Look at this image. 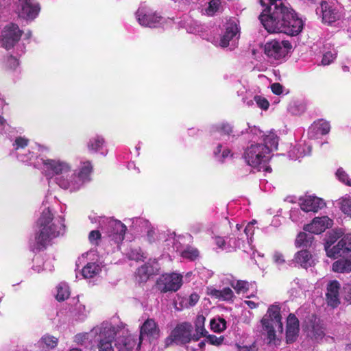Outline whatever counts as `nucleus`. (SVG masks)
Segmentation results:
<instances>
[{"instance_id":"f257e3e1","label":"nucleus","mask_w":351,"mask_h":351,"mask_svg":"<svg viewBox=\"0 0 351 351\" xmlns=\"http://www.w3.org/2000/svg\"><path fill=\"white\" fill-rule=\"evenodd\" d=\"M259 20L269 33H283L296 36L303 29V21L295 12L285 5H276L271 12L261 14Z\"/></svg>"},{"instance_id":"f03ea898","label":"nucleus","mask_w":351,"mask_h":351,"mask_svg":"<svg viewBox=\"0 0 351 351\" xmlns=\"http://www.w3.org/2000/svg\"><path fill=\"white\" fill-rule=\"evenodd\" d=\"M38 229L35 236L36 250H42L49 244L50 241L64 232V219L59 216L54 217L49 206H44L37 221Z\"/></svg>"},{"instance_id":"7ed1b4c3","label":"nucleus","mask_w":351,"mask_h":351,"mask_svg":"<svg viewBox=\"0 0 351 351\" xmlns=\"http://www.w3.org/2000/svg\"><path fill=\"white\" fill-rule=\"evenodd\" d=\"M261 324L269 343L278 344L283 331L280 307L277 305L270 306L262 318Z\"/></svg>"},{"instance_id":"20e7f679","label":"nucleus","mask_w":351,"mask_h":351,"mask_svg":"<svg viewBox=\"0 0 351 351\" xmlns=\"http://www.w3.org/2000/svg\"><path fill=\"white\" fill-rule=\"evenodd\" d=\"M117 333V328L108 322H102L91 330V334L96 335L94 341L98 351H114L112 343Z\"/></svg>"},{"instance_id":"39448f33","label":"nucleus","mask_w":351,"mask_h":351,"mask_svg":"<svg viewBox=\"0 0 351 351\" xmlns=\"http://www.w3.org/2000/svg\"><path fill=\"white\" fill-rule=\"evenodd\" d=\"M193 326L189 322H182L178 324L165 339V346H171L173 343L184 345L193 340L192 335Z\"/></svg>"},{"instance_id":"423d86ee","label":"nucleus","mask_w":351,"mask_h":351,"mask_svg":"<svg viewBox=\"0 0 351 351\" xmlns=\"http://www.w3.org/2000/svg\"><path fill=\"white\" fill-rule=\"evenodd\" d=\"M292 45L288 40H272L265 44L264 52L269 58L280 60L287 55Z\"/></svg>"},{"instance_id":"0eeeda50","label":"nucleus","mask_w":351,"mask_h":351,"mask_svg":"<svg viewBox=\"0 0 351 351\" xmlns=\"http://www.w3.org/2000/svg\"><path fill=\"white\" fill-rule=\"evenodd\" d=\"M278 137L273 132L266 135L264 138V144L251 143L247 147L244 154H270L278 149Z\"/></svg>"},{"instance_id":"6e6552de","label":"nucleus","mask_w":351,"mask_h":351,"mask_svg":"<svg viewBox=\"0 0 351 351\" xmlns=\"http://www.w3.org/2000/svg\"><path fill=\"white\" fill-rule=\"evenodd\" d=\"M23 34L18 25L10 23L6 25L1 32V42L3 47L9 50L20 40Z\"/></svg>"},{"instance_id":"1a4fd4ad","label":"nucleus","mask_w":351,"mask_h":351,"mask_svg":"<svg viewBox=\"0 0 351 351\" xmlns=\"http://www.w3.org/2000/svg\"><path fill=\"white\" fill-rule=\"evenodd\" d=\"M42 160L43 169L48 176L56 175L58 177H62L71 173V167L66 161L60 159H42Z\"/></svg>"},{"instance_id":"9d476101","label":"nucleus","mask_w":351,"mask_h":351,"mask_svg":"<svg viewBox=\"0 0 351 351\" xmlns=\"http://www.w3.org/2000/svg\"><path fill=\"white\" fill-rule=\"evenodd\" d=\"M182 285V276L176 274H166L158 280V289L162 292L176 291Z\"/></svg>"},{"instance_id":"9b49d317","label":"nucleus","mask_w":351,"mask_h":351,"mask_svg":"<svg viewBox=\"0 0 351 351\" xmlns=\"http://www.w3.org/2000/svg\"><path fill=\"white\" fill-rule=\"evenodd\" d=\"M40 5L36 0H19V16L26 19H34L40 12Z\"/></svg>"},{"instance_id":"f8f14e48","label":"nucleus","mask_w":351,"mask_h":351,"mask_svg":"<svg viewBox=\"0 0 351 351\" xmlns=\"http://www.w3.org/2000/svg\"><path fill=\"white\" fill-rule=\"evenodd\" d=\"M160 333L159 326L155 320L147 319L141 327L138 347H141L143 338L147 337L149 341L157 339L160 337Z\"/></svg>"},{"instance_id":"ddd939ff","label":"nucleus","mask_w":351,"mask_h":351,"mask_svg":"<svg viewBox=\"0 0 351 351\" xmlns=\"http://www.w3.org/2000/svg\"><path fill=\"white\" fill-rule=\"evenodd\" d=\"M322 21L324 23L331 25L340 19L339 11L332 2L322 0L320 3Z\"/></svg>"},{"instance_id":"4468645a","label":"nucleus","mask_w":351,"mask_h":351,"mask_svg":"<svg viewBox=\"0 0 351 351\" xmlns=\"http://www.w3.org/2000/svg\"><path fill=\"white\" fill-rule=\"evenodd\" d=\"M126 230V226L119 220L110 219L108 221L107 232L108 237L116 243H119L124 239Z\"/></svg>"},{"instance_id":"2eb2a0df","label":"nucleus","mask_w":351,"mask_h":351,"mask_svg":"<svg viewBox=\"0 0 351 351\" xmlns=\"http://www.w3.org/2000/svg\"><path fill=\"white\" fill-rule=\"evenodd\" d=\"M137 341L138 337L136 335H132L123 330L121 335L117 339L115 346L119 351H132L136 346V350H138L140 347H138Z\"/></svg>"},{"instance_id":"dca6fc26","label":"nucleus","mask_w":351,"mask_h":351,"mask_svg":"<svg viewBox=\"0 0 351 351\" xmlns=\"http://www.w3.org/2000/svg\"><path fill=\"white\" fill-rule=\"evenodd\" d=\"M325 327L323 322L315 316H313L308 323V338L319 342L325 337Z\"/></svg>"},{"instance_id":"f3484780","label":"nucleus","mask_w":351,"mask_h":351,"mask_svg":"<svg viewBox=\"0 0 351 351\" xmlns=\"http://www.w3.org/2000/svg\"><path fill=\"white\" fill-rule=\"evenodd\" d=\"M56 182L61 188L69 189L71 191H77L84 185L75 173H68L64 176L57 177Z\"/></svg>"},{"instance_id":"a211bd4d","label":"nucleus","mask_w":351,"mask_h":351,"mask_svg":"<svg viewBox=\"0 0 351 351\" xmlns=\"http://www.w3.org/2000/svg\"><path fill=\"white\" fill-rule=\"evenodd\" d=\"M56 182L61 188L69 189L71 191H77L84 185L75 173H68L64 176L57 177Z\"/></svg>"},{"instance_id":"6ab92c4d","label":"nucleus","mask_w":351,"mask_h":351,"mask_svg":"<svg viewBox=\"0 0 351 351\" xmlns=\"http://www.w3.org/2000/svg\"><path fill=\"white\" fill-rule=\"evenodd\" d=\"M136 18L140 25L145 27H155L161 21V16L143 9H138Z\"/></svg>"},{"instance_id":"aec40b11","label":"nucleus","mask_w":351,"mask_h":351,"mask_svg":"<svg viewBox=\"0 0 351 351\" xmlns=\"http://www.w3.org/2000/svg\"><path fill=\"white\" fill-rule=\"evenodd\" d=\"M244 161L258 171L271 172V169L267 165L269 157L267 155H243Z\"/></svg>"},{"instance_id":"412c9836","label":"nucleus","mask_w":351,"mask_h":351,"mask_svg":"<svg viewBox=\"0 0 351 351\" xmlns=\"http://www.w3.org/2000/svg\"><path fill=\"white\" fill-rule=\"evenodd\" d=\"M333 225V221L328 216L315 217L311 223H308V232L319 234Z\"/></svg>"},{"instance_id":"4be33fe9","label":"nucleus","mask_w":351,"mask_h":351,"mask_svg":"<svg viewBox=\"0 0 351 351\" xmlns=\"http://www.w3.org/2000/svg\"><path fill=\"white\" fill-rule=\"evenodd\" d=\"M298 204L300 208H292L290 211V219L293 222L302 221L307 213V198L301 196L298 199Z\"/></svg>"},{"instance_id":"5701e85b","label":"nucleus","mask_w":351,"mask_h":351,"mask_svg":"<svg viewBox=\"0 0 351 351\" xmlns=\"http://www.w3.org/2000/svg\"><path fill=\"white\" fill-rule=\"evenodd\" d=\"M299 332V322L298 318L292 314L287 317L286 339L287 343L295 341Z\"/></svg>"},{"instance_id":"b1692460","label":"nucleus","mask_w":351,"mask_h":351,"mask_svg":"<svg viewBox=\"0 0 351 351\" xmlns=\"http://www.w3.org/2000/svg\"><path fill=\"white\" fill-rule=\"evenodd\" d=\"M340 284L337 280L330 281L327 285L326 300L329 306L336 307L339 304Z\"/></svg>"},{"instance_id":"393cba45","label":"nucleus","mask_w":351,"mask_h":351,"mask_svg":"<svg viewBox=\"0 0 351 351\" xmlns=\"http://www.w3.org/2000/svg\"><path fill=\"white\" fill-rule=\"evenodd\" d=\"M341 235V232L340 231H335L329 234L325 243V250L329 257L341 256V249L337 248L339 247L338 244L336 246L332 247Z\"/></svg>"},{"instance_id":"a878e982","label":"nucleus","mask_w":351,"mask_h":351,"mask_svg":"<svg viewBox=\"0 0 351 351\" xmlns=\"http://www.w3.org/2000/svg\"><path fill=\"white\" fill-rule=\"evenodd\" d=\"M313 136L316 137L318 135H326L330 130V124L325 119H319L314 121L309 128Z\"/></svg>"},{"instance_id":"bb28decb","label":"nucleus","mask_w":351,"mask_h":351,"mask_svg":"<svg viewBox=\"0 0 351 351\" xmlns=\"http://www.w3.org/2000/svg\"><path fill=\"white\" fill-rule=\"evenodd\" d=\"M237 34L239 35V29L238 25L234 23H230L226 27L223 36L220 40V45L222 47H227L230 41L232 40Z\"/></svg>"},{"instance_id":"cd10ccee","label":"nucleus","mask_w":351,"mask_h":351,"mask_svg":"<svg viewBox=\"0 0 351 351\" xmlns=\"http://www.w3.org/2000/svg\"><path fill=\"white\" fill-rule=\"evenodd\" d=\"M207 293L211 297L221 300H230L234 297V293L230 288L226 287L222 290H218L213 287H208Z\"/></svg>"},{"instance_id":"c85d7f7f","label":"nucleus","mask_w":351,"mask_h":351,"mask_svg":"<svg viewBox=\"0 0 351 351\" xmlns=\"http://www.w3.org/2000/svg\"><path fill=\"white\" fill-rule=\"evenodd\" d=\"M206 318L203 315H198L194 322L195 333L193 335V341H198L202 337H206L208 333L204 327Z\"/></svg>"},{"instance_id":"c756f323","label":"nucleus","mask_w":351,"mask_h":351,"mask_svg":"<svg viewBox=\"0 0 351 351\" xmlns=\"http://www.w3.org/2000/svg\"><path fill=\"white\" fill-rule=\"evenodd\" d=\"M101 271V267L97 263H88L82 269V274L84 278H91L97 276Z\"/></svg>"},{"instance_id":"7c9ffc66","label":"nucleus","mask_w":351,"mask_h":351,"mask_svg":"<svg viewBox=\"0 0 351 351\" xmlns=\"http://www.w3.org/2000/svg\"><path fill=\"white\" fill-rule=\"evenodd\" d=\"M93 170V167L90 162L86 161L81 164V166L79 168V171L77 174V176L79 179L82 181V184L90 181V176Z\"/></svg>"},{"instance_id":"2f4dec72","label":"nucleus","mask_w":351,"mask_h":351,"mask_svg":"<svg viewBox=\"0 0 351 351\" xmlns=\"http://www.w3.org/2000/svg\"><path fill=\"white\" fill-rule=\"evenodd\" d=\"M326 206L325 201L315 195H308V213H317Z\"/></svg>"},{"instance_id":"473e14b6","label":"nucleus","mask_w":351,"mask_h":351,"mask_svg":"<svg viewBox=\"0 0 351 351\" xmlns=\"http://www.w3.org/2000/svg\"><path fill=\"white\" fill-rule=\"evenodd\" d=\"M292 262L295 266L307 268V249L297 250L294 254Z\"/></svg>"},{"instance_id":"72a5a7b5","label":"nucleus","mask_w":351,"mask_h":351,"mask_svg":"<svg viewBox=\"0 0 351 351\" xmlns=\"http://www.w3.org/2000/svg\"><path fill=\"white\" fill-rule=\"evenodd\" d=\"M332 269L335 272H350L351 271V257L348 259H339L332 265Z\"/></svg>"},{"instance_id":"f704fd0d","label":"nucleus","mask_w":351,"mask_h":351,"mask_svg":"<svg viewBox=\"0 0 351 351\" xmlns=\"http://www.w3.org/2000/svg\"><path fill=\"white\" fill-rule=\"evenodd\" d=\"M303 232H300L294 241V246L296 250L307 249V224L304 225Z\"/></svg>"},{"instance_id":"c9c22d12","label":"nucleus","mask_w":351,"mask_h":351,"mask_svg":"<svg viewBox=\"0 0 351 351\" xmlns=\"http://www.w3.org/2000/svg\"><path fill=\"white\" fill-rule=\"evenodd\" d=\"M337 202L341 210L351 217V197L346 195L339 198Z\"/></svg>"},{"instance_id":"e433bc0d","label":"nucleus","mask_w":351,"mask_h":351,"mask_svg":"<svg viewBox=\"0 0 351 351\" xmlns=\"http://www.w3.org/2000/svg\"><path fill=\"white\" fill-rule=\"evenodd\" d=\"M70 295L69 286L64 283L61 282L57 287L56 299L58 301H64L67 299Z\"/></svg>"},{"instance_id":"4c0bfd02","label":"nucleus","mask_w":351,"mask_h":351,"mask_svg":"<svg viewBox=\"0 0 351 351\" xmlns=\"http://www.w3.org/2000/svg\"><path fill=\"white\" fill-rule=\"evenodd\" d=\"M338 249H341V256L347 252H351V234L344 235L338 242Z\"/></svg>"},{"instance_id":"58836bf2","label":"nucleus","mask_w":351,"mask_h":351,"mask_svg":"<svg viewBox=\"0 0 351 351\" xmlns=\"http://www.w3.org/2000/svg\"><path fill=\"white\" fill-rule=\"evenodd\" d=\"M104 139L101 136H97L91 138L88 143V148L92 152H99L104 145Z\"/></svg>"},{"instance_id":"ea45409f","label":"nucleus","mask_w":351,"mask_h":351,"mask_svg":"<svg viewBox=\"0 0 351 351\" xmlns=\"http://www.w3.org/2000/svg\"><path fill=\"white\" fill-rule=\"evenodd\" d=\"M260 3L265 7L261 14L271 12V8L273 9L276 5L280 7L285 5L282 0H260Z\"/></svg>"},{"instance_id":"a19ab883","label":"nucleus","mask_w":351,"mask_h":351,"mask_svg":"<svg viewBox=\"0 0 351 351\" xmlns=\"http://www.w3.org/2000/svg\"><path fill=\"white\" fill-rule=\"evenodd\" d=\"M210 325L214 332H222L226 328V322L221 317L211 319Z\"/></svg>"},{"instance_id":"79ce46f5","label":"nucleus","mask_w":351,"mask_h":351,"mask_svg":"<svg viewBox=\"0 0 351 351\" xmlns=\"http://www.w3.org/2000/svg\"><path fill=\"white\" fill-rule=\"evenodd\" d=\"M230 285L234 288L237 293H245L248 291L250 284L245 280H232Z\"/></svg>"},{"instance_id":"37998d69","label":"nucleus","mask_w":351,"mask_h":351,"mask_svg":"<svg viewBox=\"0 0 351 351\" xmlns=\"http://www.w3.org/2000/svg\"><path fill=\"white\" fill-rule=\"evenodd\" d=\"M95 335L91 334V330L89 332L79 333L75 336L74 341L77 344L84 345L89 340H94Z\"/></svg>"},{"instance_id":"c03bdc74","label":"nucleus","mask_w":351,"mask_h":351,"mask_svg":"<svg viewBox=\"0 0 351 351\" xmlns=\"http://www.w3.org/2000/svg\"><path fill=\"white\" fill-rule=\"evenodd\" d=\"M152 274V269L147 265L141 266L136 271V274L141 282L146 281Z\"/></svg>"},{"instance_id":"a18cd8bd","label":"nucleus","mask_w":351,"mask_h":351,"mask_svg":"<svg viewBox=\"0 0 351 351\" xmlns=\"http://www.w3.org/2000/svg\"><path fill=\"white\" fill-rule=\"evenodd\" d=\"M199 255L198 250L192 247H187L182 252V256L190 260H194Z\"/></svg>"},{"instance_id":"49530a36","label":"nucleus","mask_w":351,"mask_h":351,"mask_svg":"<svg viewBox=\"0 0 351 351\" xmlns=\"http://www.w3.org/2000/svg\"><path fill=\"white\" fill-rule=\"evenodd\" d=\"M40 342L49 348H54L58 344V339L53 336L45 335L40 339Z\"/></svg>"},{"instance_id":"de8ad7c7","label":"nucleus","mask_w":351,"mask_h":351,"mask_svg":"<svg viewBox=\"0 0 351 351\" xmlns=\"http://www.w3.org/2000/svg\"><path fill=\"white\" fill-rule=\"evenodd\" d=\"M336 176L342 183H344L347 186H351V178H349L348 175L343 171L342 168L337 169L336 172Z\"/></svg>"},{"instance_id":"09e8293b","label":"nucleus","mask_w":351,"mask_h":351,"mask_svg":"<svg viewBox=\"0 0 351 351\" xmlns=\"http://www.w3.org/2000/svg\"><path fill=\"white\" fill-rule=\"evenodd\" d=\"M215 131L221 135L229 136L232 132V128L228 123H221L216 127Z\"/></svg>"},{"instance_id":"8fccbe9b","label":"nucleus","mask_w":351,"mask_h":351,"mask_svg":"<svg viewBox=\"0 0 351 351\" xmlns=\"http://www.w3.org/2000/svg\"><path fill=\"white\" fill-rule=\"evenodd\" d=\"M254 100L256 101L257 106L262 110H267L269 107L268 100L261 95H255Z\"/></svg>"},{"instance_id":"3c124183","label":"nucleus","mask_w":351,"mask_h":351,"mask_svg":"<svg viewBox=\"0 0 351 351\" xmlns=\"http://www.w3.org/2000/svg\"><path fill=\"white\" fill-rule=\"evenodd\" d=\"M221 5L220 0H211L208 3V7L206 9V12L208 14H213L215 13L218 10Z\"/></svg>"},{"instance_id":"603ef678","label":"nucleus","mask_w":351,"mask_h":351,"mask_svg":"<svg viewBox=\"0 0 351 351\" xmlns=\"http://www.w3.org/2000/svg\"><path fill=\"white\" fill-rule=\"evenodd\" d=\"M206 337L207 342H208L209 343H210L212 345L217 346L221 345L224 340V338L223 336L217 337L215 335H209L206 336Z\"/></svg>"},{"instance_id":"864d4df0","label":"nucleus","mask_w":351,"mask_h":351,"mask_svg":"<svg viewBox=\"0 0 351 351\" xmlns=\"http://www.w3.org/2000/svg\"><path fill=\"white\" fill-rule=\"evenodd\" d=\"M88 239L90 243L97 245L101 239V234L98 230H92L88 235Z\"/></svg>"},{"instance_id":"5fc2aeb1","label":"nucleus","mask_w":351,"mask_h":351,"mask_svg":"<svg viewBox=\"0 0 351 351\" xmlns=\"http://www.w3.org/2000/svg\"><path fill=\"white\" fill-rule=\"evenodd\" d=\"M273 261L274 263L278 266L284 265L286 262L283 254L278 251L274 252L273 254Z\"/></svg>"},{"instance_id":"6e6d98bb","label":"nucleus","mask_w":351,"mask_h":351,"mask_svg":"<svg viewBox=\"0 0 351 351\" xmlns=\"http://www.w3.org/2000/svg\"><path fill=\"white\" fill-rule=\"evenodd\" d=\"M29 143V140L26 138L19 136L15 139L14 143L13 145L15 147L16 149L19 148H25L27 146Z\"/></svg>"},{"instance_id":"4d7b16f0","label":"nucleus","mask_w":351,"mask_h":351,"mask_svg":"<svg viewBox=\"0 0 351 351\" xmlns=\"http://www.w3.org/2000/svg\"><path fill=\"white\" fill-rule=\"evenodd\" d=\"M336 58V54L331 51L325 53L323 56L322 63L323 65L330 64Z\"/></svg>"},{"instance_id":"13d9d810","label":"nucleus","mask_w":351,"mask_h":351,"mask_svg":"<svg viewBox=\"0 0 351 351\" xmlns=\"http://www.w3.org/2000/svg\"><path fill=\"white\" fill-rule=\"evenodd\" d=\"M19 64L18 59L10 55L7 58L6 66L9 69H15Z\"/></svg>"},{"instance_id":"bf43d9fd","label":"nucleus","mask_w":351,"mask_h":351,"mask_svg":"<svg viewBox=\"0 0 351 351\" xmlns=\"http://www.w3.org/2000/svg\"><path fill=\"white\" fill-rule=\"evenodd\" d=\"M271 90L274 95H280L283 92V86L278 82H275L271 85Z\"/></svg>"},{"instance_id":"052dcab7","label":"nucleus","mask_w":351,"mask_h":351,"mask_svg":"<svg viewBox=\"0 0 351 351\" xmlns=\"http://www.w3.org/2000/svg\"><path fill=\"white\" fill-rule=\"evenodd\" d=\"M128 256L130 259L139 261L141 260L143 254H141V250L132 249L128 254Z\"/></svg>"},{"instance_id":"680f3d73","label":"nucleus","mask_w":351,"mask_h":351,"mask_svg":"<svg viewBox=\"0 0 351 351\" xmlns=\"http://www.w3.org/2000/svg\"><path fill=\"white\" fill-rule=\"evenodd\" d=\"M156 232L153 228H149L147 232V240L149 243H152L156 240Z\"/></svg>"},{"instance_id":"e2e57ef3","label":"nucleus","mask_w":351,"mask_h":351,"mask_svg":"<svg viewBox=\"0 0 351 351\" xmlns=\"http://www.w3.org/2000/svg\"><path fill=\"white\" fill-rule=\"evenodd\" d=\"M199 299V297L197 293H192L189 296V306H195L197 304V302H198Z\"/></svg>"},{"instance_id":"0e129e2a","label":"nucleus","mask_w":351,"mask_h":351,"mask_svg":"<svg viewBox=\"0 0 351 351\" xmlns=\"http://www.w3.org/2000/svg\"><path fill=\"white\" fill-rule=\"evenodd\" d=\"M244 232L246 235L247 239H248L249 236H252L254 234V228L252 224H247L244 229Z\"/></svg>"},{"instance_id":"69168bd1","label":"nucleus","mask_w":351,"mask_h":351,"mask_svg":"<svg viewBox=\"0 0 351 351\" xmlns=\"http://www.w3.org/2000/svg\"><path fill=\"white\" fill-rule=\"evenodd\" d=\"M215 243L219 247L223 248V247L225 245V240L222 237H216Z\"/></svg>"},{"instance_id":"338daca9","label":"nucleus","mask_w":351,"mask_h":351,"mask_svg":"<svg viewBox=\"0 0 351 351\" xmlns=\"http://www.w3.org/2000/svg\"><path fill=\"white\" fill-rule=\"evenodd\" d=\"M245 304H246L250 308H255L257 306V304L251 300H245Z\"/></svg>"},{"instance_id":"774afa93","label":"nucleus","mask_w":351,"mask_h":351,"mask_svg":"<svg viewBox=\"0 0 351 351\" xmlns=\"http://www.w3.org/2000/svg\"><path fill=\"white\" fill-rule=\"evenodd\" d=\"M77 309L81 314L86 315V313L87 311H86V307L84 305H83L82 304H79L78 306H77Z\"/></svg>"}]
</instances>
